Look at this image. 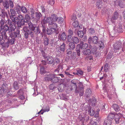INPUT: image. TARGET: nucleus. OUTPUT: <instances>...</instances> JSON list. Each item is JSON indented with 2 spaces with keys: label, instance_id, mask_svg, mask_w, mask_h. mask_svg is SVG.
<instances>
[{
  "label": "nucleus",
  "instance_id": "1",
  "mask_svg": "<svg viewBox=\"0 0 125 125\" xmlns=\"http://www.w3.org/2000/svg\"><path fill=\"white\" fill-rule=\"evenodd\" d=\"M43 24L47 23H49V26H52L54 27H58V26L56 22H53L51 17L44 18L42 22Z\"/></svg>",
  "mask_w": 125,
  "mask_h": 125
},
{
  "label": "nucleus",
  "instance_id": "2",
  "mask_svg": "<svg viewBox=\"0 0 125 125\" xmlns=\"http://www.w3.org/2000/svg\"><path fill=\"white\" fill-rule=\"evenodd\" d=\"M73 84H72L71 88V90H73V89H75V92L76 93H79V95L80 96H82L83 95L84 93V88L83 85L81 84L79 85V88H77L76 86V88H73V86L72 87Z\"/></svg>",
  "mask_w": 125,
  "mask_h": 125
},
{
  "label": "nucleus",
  "instance_id": "3",
  "mask_svg": "<svg viewBox=\"0 0 125 125\" xmlns=\"http://www.w3.org/2000/svg\"><path fill=\"white\" fill-rule=\"evenodd\" d=\"M8 24L9 25V33L10 36L11 34H12L13 32L14 31L16 28L15 24L16 23L14 21L11 22V21H8Z\"/></svg>",
  "mask_w": 125,
  "mask_h": 125
},
{
  "label": "nucleus",
  "instance_id": "4",
  "mask_svg": "<svg viewBox=\"0 0 125 125\" xmlns=\"http://www.w3.org/2000/svg\"><path fill=\"white\" fill-rule=\"evenodd\" d=\"M50 29H47L46 30L47 33L48 35H50L54 33L58 34L59 31L57 30V28L54 27L52 26H49Z\"/></svg>",
  "mask_w": 125,
  "mask_h": 125
},
{
  "label": "nucleus",
  "instance_id": "5",
  "mask_svg": "<svg viewBox=\"0 0 125 125\" xmlns=\"http://www.w3.org/2000/svg\"><path fill=\"white\" fill-rule=\"evenodd\" d=\"M12 18V21L16 23L19 26V24H20V23L22 21L23 19V16L21 15H19L18 17H15L14 18Z\"/></svg>",
  "mask_w": 125,
  "mask_h": 125
},
{
  "label": "nucleus",
  "instance_id": "6",
  "mask_svg": "<svg viewBox=\"0 0 125 125\" xmlns=\"http://www.w3.org/2000/svg\"><path fill=\"white\" fill-rule=\"evenodd\" d=\"M79 118L82 123H83L84 122L87 121L89 118V116L86 114L82 113L79 116Z\"/></svg>",
  "mask_w": 125,
  "mask_h": 125
},
{
  "label": "nucleus",
  "instance_id": "7",
  "mask_svg": "<svg viewBox=\"0 0 125 125\" xmlns=\"http://www.w3.org/2000/svg\"><path fill=\"white\" fill-rule=\"evenodd\" d=\"M88 42L89 43L97 44L98 42L97 37L96 36L89 37L88 40Z\"/></svg>",
  "mask_w": 125,
  "mask_h": 125
},
{
  "label": "nucleus",
  "instance_id": "8",
  "mask_svg": "<svg viewBox=\"0 0 125 125\" xmlns=\"http://www.w3.org/2000/svg\"><path fill=\"white\" fill-rule=\"evenodd\" d=\"M29 29L30 30L32 31H33L34 32H37L38 29L36 27L34 26L33 24L31 22L28 23Z\"/></svg>",
  "mask_w": 125,
  "mask_h": 125
},
{
  "label": "nucleus",
  "instance_id": "9",
  "mask_svg": "<svg viewBox=\"0 0 125 125\" xmlns=\"http://www.w3.org/2000/svg\"><path fill=\"white\" fill-rule=\"evenodd\" d=\"M85 108V111H88L91 116H92L94 115L95 114V111L93 109L91 110V107L89 106H87Z\"/></svg>",
  "mask_w": 125,
  "mask_h": 125
},
{
  "label": "nucleus",
  "instance_id": "10",
  "mask_svg": "<svg viewBox=\"0 0 125 125\" xmlns=\"http://www.w3.org/2000/svg\"><path fill=\"white\" fill-rule=\"evenodd\" d=\"M1 35H0V40L2 42L5 41V40L7 38V36L6 32L2 31L1 33Z\"/></svg>",
  "mask_w": 125,
  "mask_h": 125
},
{
  "label": "nucleus",
  "instance_id": "11",
  "mask_svg": "<svg viewBox=\"0 0 125 125\" xmlns=\"http://www.w3.org/2000/svg\"><path fill=\"white\" fill-rule=\"evenodd\" d=\"M44 58L45 59L47 63L48 64L52 63L54 60V58L52 56L50 57L47 56Z\"/></svg>",
  "mask_w": 125,
  "mask_h": 125
},
{
  "label": "nucleus",
  "instance_id": "12",
  "mask_svg": "<svg viewBox=\"0 0 125 125\" xmlns=\"http://www.w3.org/2000/svg\"><path fill=\"white\" fill-rule=\"evenodd\" d=\"M59 39L61 40L65 41L67 37L65 33L64 32H63L61 34H59Z\"/></svg>",
  "mask_w": 125,
  "mask_h": 125
},
{
  "label": "nucleus",
  "instance_id": "13",
  "mask_svg": "<svg viewBox=\"0 0 125 125\" xmlns=\"http://www.w3.org/2000/svg\"><path fill=\"white\" fill-rule=\"evenodd\" d=\"M72 26L73 28L78 27L79 30L82 29V26L79 25V22L77 21H74L72 24Z\"/></svg>",
  "mask_w": 125,
  "mask_h": 125
},
{
  "label": "nucleus",
  "instance_id": "14",
  "mask_svg": "<svg viewBox=\"0 0 125 125\" xmlns=\"http://www.w3.org/2000/svg\"><path fill=\"white\" fill-rule=\"evenodd\" d=\"M119 14L117 12H115L114 13L112 18L111 19V21L112 22H114V20H117L118 18Z\"/></svg>",
  "mask_w": 125,
  "mask_h": 125
},
{
  "label": "nucleus",
  "instance_id": "15",
  "mask_svg": "<svg viewBox=\"0 0 125 125\" xmlns=\"http://www.w3.org/2000/svg\"><path fill=\"white\" fill-rule=\"evenodd\" d=\"M122 45V44L121 42H117L115 43L114 45V48L116 50H119L120 48H121V46Z\"/></svg>",
  "mask_w": 125,
  "mask_h": 125
},
{
  "label": "nucleus",
  "instance_id": "16",
  "mask_svg": "<svg viewBox=\"0 0 125 125\" xmlns=\"http://www.w3.org/2000/svg\"><path fill=\"white\" fill-rule=\"evenodd\" d=\"M53 77L52 78L51 81L53 83H56L60 80L59 77L55 76L53 74Z\"/></svg>",
  "mask_w": 125,
  "mask_h": 125
},
{
  "label": "nucleus",
  "instance_id": "17",
  "mask_svg": "<svg viewBox=\"0 0 125 125\" xmlns=\"http://www.w3.org/2000/svg\"><path fill=\"white\" fill-rule=\"evenodd\" d=\"M52 76L53 74H49L45 75L44 76V77L45 80L46 81H51L52 78L53 77Z\"/></svg>",
  "mask_w": 125,
  "mask_h": 125
},
{
  "label": "nucleus",
  "instance_id": "18",
  "mask_svg": "<svg viewBox=\"0 0 125 125\" xmlns=\"http://www.w3.org/2000/svg\"><path fill=\"white\" fill-rule=\"evenodd\" d=\"M92 92L91 89H87L85 92V95L87 97H89L92 94Z\"/></svg>",
  "mask_w": 125,
  "mask_h": 125
},
{
  "label": "nucleus",
  "instance_id": "19",
  "mask_svg": "<svg viewBox=\"0 0 125 125\" xmlns=\"http://www.w3.org/2000/svg\"><path fill=\"white\" fill-rule=\"evenodd\" d=\"M81 43V45H80V48L83 49H86L88 47V44L86 43L83 44V42H81L79 44H80Z\"/></svg>",
  "mask_w": 125,
  "mask_h": 125
},
{
  "label": "nucleus",
  "instance_id": "20",
  "mask_svg": "<svg viewBox=\"0 0 125 125\" xmlns=\"http://www.w3.org/2000/svg\"><path fill=\"white\" fill-rule=\"evenodd\" d=\"M10 12L11 13V15L10 16V18L12 20V17L14 18L15 16L16 13L15 12V10L12 9H10Z\"/></svg>",
  "mask_w": 125,
  "mask_h": 125
},
{
  "label": "nucleus",
  "instance_id": "21",
  "mask_svg": "<svg viewBox=\"0 0 125 125\" xmlns=\"http://www.w3.org/2000/svg\"><path fill=\"white\" fill-rule=\"evenodd\" d=\"M113 107L115 110L116 112H118L120 110L119 106L116 104H114L112 105Z\"/></svg>",
  "mask_w": 125,
  "mask_h": 125
},
{
  "label": "nucleus",
  "instance_id": "22",
  "mask_svg": "<svg viewBox=\"0 0 125 125\" xmlns=\"http://www.w3.org/2000/svg\"><path fill=\"white\" fill-rule=\"evenodd\" d=\"M51 17L52 19L53 22H56L57 21V19L58 17L55 14H52L51 15Z\"/></svg>",
  "mask_w": 125,
  "mask_h": 125
},
{
  "label": "nucleus",
  "instance_id": "23",
  "mask_svg": "<svg viewBox=\"0 0 125 125\" xmlns=\"http://www.w3.org/2000/svg\"><path fill=\"white\" fill-rule=\"evenodd\" d=\"M30 20V17L28 14H26L24 18L23 21L25 22H29Z\"/></svg>",
  "mask_w": 125,
  "mask_h": 125
},
{
  "label": "nucleus",
  "instance_id": "24",
  "mask_svg": "<svg viewBox=\"0 0 125 125\" xmlns=\"http://www.w3.org/2000/svg\"><path fill=\"white\" fill-rule=\"evenodd\" d=\"M81 43L80 44H78L76 47V50L77 52V54L78 56H80V45H81Z\"/></svg>",
  "mask_w": 125,
  "mask_h": 125
},
{
  "label": "nucleus",
  "instance_id": "25",
  "mask_svg": "<svg viewBox=\"0 0 125 125\" xmlns=\"http://www.w3.org/2000/svg\"><path fill=\"white\" fill-rule=\"evenodd\" d=\"M1 30L2 29L3 31H4L6 32L7 31L9 30V28L7 25H5L4 26H2L1 27Z\"/></svg>",
  "mask_w": 125,
  "mask_h": 125
},
{
  "label": "nucleus",
  "instance_id": "26",
  "mask_svg": "<svg viewBox=\"0 0 125 125\" xmlns=\"http://www.w3.org/2000/svg\"><path fill=\"white\" fill-rule=\"evenodd\" d=\"M102 0H98L96 3V6L98 8H101L102 5Z\"/></svg>",
  "mask_w": 125,
  "mask_h": 125
},
{
  "label": "nucleus",
  "instance_id": "27",
  "mask_svg": "<svg viewBox=\"0 0 125 125\" xmlns=\"http://www.w3.org/2000/svg\"><path fill=\"white\" fill-rule=\"evenodd\" d=\"M3 4L4 8L7 9L9 8V5L8 1L7 0L4 1L3 2Z\"/></svg>",
  "mask_w": 125,
  "mask_h": 125
},
{
  "label": "nucleus",
  "instance_id": "28",
  "mask_svg": "<svg viewBox=\"0 0 125 125\" xmlns=\"http://www.w3.org/2000/svg\"><path fill=\"white\" fill-rule=\"evenodd\" d=\"M111 121L110 119H107L105 120L103 125H111Z\"/></svg>",
  "mask_w": 125,
  "mask_h": 125
},
{
  "label": "nucleus",
  "instance_id": "29",
  "mask_svg": "<svg viewBox=\"0 0 125 125\" xmlns=\"http://www.w3.org/2000/svg\"><path fill=\"white\" fill-rule=\"evenodd\" d=\"M64 85L62 83H61L58 86V90L59 91H62Z\"/></svg>",
  "mask_w": 125,
  "mask_h": 125
},
{
  "label": "nucleus",
  "instance_id": "30",
  "mask_svg": "<svg viewBox=\"0 0 125 125\" xmlns=\"http://www.w3.org/2000/svg\"><path fill=\"white\" fill-rule=\"evenodd\" d=\"M72 41L75 43L77 44L79 42V40L77 37L74 36L72 38Z\"/></svg>",
  "mask_w": 125,
  "mask_h": 125
},
{
  "label": "nucleus",
  "instance_id": "31",
  "mask_svg": "<svg viewBox=\"0 0 125 125\" xmlns=\"http://www.w3.org/2000/svg\"><path fill=\"white\" fill-rule=\"evenodd\" d=\"M57 18V21L59 23L61 24L63 22L64 20L63 18L61 17H58Z\"/></svg>",
  "mask_w": 125,
  "mask_h": 125
},
{
  "label": "nucleus",
  "instance_id": "32",
  "mask_svg": "<svg viewBox=\"0 0 125 125\" xmlns=\"http://www.w3.org/2000/svg\"><path fill=\"white\" fill-rule=\"evenodd\" d=\"M70 48L72 50H73L75 47V44L73 42H71L69 44Z\"/></svg>",
  "mask_w": 125,
  "mask_h": 125
},
{
  "label": "nucleus",
  "instance_id": "33",
  "mask_svg": "<svg viewBox=\"0 0 125 125\" xmlns=\"http://www.w3.org/2000/svg\"><path fill=\"white\" fill-rule=\"evenodd\" d=\"M78 35L81 38H82L83 35V32L82 31H79L77 32Z\"/></svg>",
  "mask_w": 125,
  "mask_h": 125
},
{
  "label": "nucleus",
  "instance_id": "34",
  "mask_svg": "<svg viewBox=\"0 0 125 125\" xmlns=\"http://www.w3.org/2000/svg\"><path fill=\"white\" fill-rule=\"evenodd\" d=\"M49 110H50L49 108V107H46V109H43V110H41L40 112H38V114L40 113H41V112L42 111H43V112H41V114H43V113L44 112H48Z\"/></svg>",
  "mask_w": 125,
  "mask_h": 125
},
{
  "label": "nucleus",
  "instance_id": "35",
  "mask_svg": "<svg viewBox=\"0 0 125 125\" xmlns=\"http://www.w3.org/2000/svg\"><path fill=\"white\" fill-rule=\"evenodd\" d=\"M18 83L16 82H15L13 84V87L16 90H18L19 88V86L18 85Z\"/></svg>",
  "mask_w": 125,
  "mask_h": 125
},
{
  "label": "nucleus",
  "instance_id": "36",
  "mask_svg": "<svg viewBox=\"0 0 125 125\" xmlns=\"http://www.w3.org/2000/svg\"><path fill=\"white\" fill-rule=\"evenodd\" d=\"M1 11V15L2 16H4V17L7 16V13L4 9H2Z\"/></svg>",
  "mask_w": 125,
  "mask_h": 125
},
{
  "label": "nucleus",
  "instance_id": "37",
  "mask_svg": "<svg viewBox=\"0 0 125 125\" xmlns=\"http://www.w3.org/2000/svg\"><path fill=\"white\" fill-rule=\"evenodd\" d=\"M124 3L123 0H122L119 1V5L121 8H123L124 6Z\"/></svg>",
  "mask_w": 125,
  "mask_h": 125
},
{
  "label": "nucleus",
  "instance_id": "38",
  "mask_svg": "<svg viewBox=\"0 0 125 125\" xmlns=\"http://www.w3.org/2000/svg\"><path fill=\"white\" fill-rule=\"evenodd\" d=\"M76 72L78 73V75L80 74L82 75L83 73V71L80 69H77L76 70Z\"/></svg>",
  "mask_w": 125,
  "mask_h": 125
},
{
  "label": "nucleus",
  "instance_id": "39",
  "mask_svg": "<svg viewBox=\"0 0 125 125\" xmlns=\"http://www.w3.org/2000/svg\"><path fill=\"white\" fill-rule=\"evenodd\" d=\"M36 17V19L37 20L40 19V17L42 16V14L38 12H36L35 13Z\"/></svg>",
  "mask_w": 125,
  "mask_h": 125
},
{
  "label": "nucleus",
  "instance_id": "40",
  "mask_svg": "<svg viewBox=\"0 0 125 125\" xmlns=\"http://www.w3.org/2000/svg\"><path fill=\"white\" fill-rule=\"evenodd\" d=\"M115 115V114H109L108 116V118L110 120V119H113L114 118Z\"/></svg>",
  "mask_w": 125,
  "mask_h": 125
},
{
  "label": "nucleus",
  "instance_id": "41",
  "mask_svg": "<svg viewBox=\"0 0 125 125\" xmlns=\"http://www.w3.org/2000/svg\"><path fill=\"white\" fill-rule=\"evenodd\" d=\"M49 43V39L48 38H46L45 39L44 44L45 45H48Z\"/></svg>",
  "mask_w": 125,
  "mask_h": 125
},
{
  "label": "nucleus",
  "instance_id": "42",
  "mask_svg": "<svg viewBox=\"0 0 125 125\" xmlns=\"http://www.w3.org/2000/svg\"><path fill=\"white\" fill-rule=\"evenodd\" d=\"M21 9L22 12L24 13H26L27 11V9L24 6L22 7Z\"/></svg>",
  "mask_w": 125,
  "mask_h": 125
},
{
  "label": "nucleus",
  "instance_id": "43",
  "mask_svg": "<svg viewBox=\"0 0 125 125\" xmlns=\"http://www.w3.org/2000/svg\"><path fill=\"white\" fill-rule=\"evenodd\" d=\"M65 44L63 43L61 45L60 47V50L61 51L64 52V51Z\"/></svg>",
  "mask_w": 125,
  "mask_h": 125
},
{
  "label": "nucleus",
  "instance_id": "44",
  "mask_svg": "<svg viewBox=\"0 0 125 125\" xmlns=\"http://www.w3.org/2000/svg\"><path fill=\"white\" fill-rule=\"evenodd\" d=\"M40 71L41 74H42L45 73L46 72L45 70L43 67H41Z\"/></svg>",
  "mask_w": 125,
  "mask_h": 125
},
{
  "label": "nucleus",
  "instance_id": "45",
  "mask_svg": "<svg viewBox=\"0 0 125 125\" xmlns=\"http://www.w3.org/2000/svg\"><path fill=\"white\" fill-rule=\"evenodd\" d=\"M17 32H15L13 33L14 35H12L11 37H13L15 38H16L17 37V35H19L20 33V31L19 30H17Z\"/></svg>",
  "mask_w": 125,
  "mask_h": 125
},
{
  "label": "nucleus",
  "instance_id": "46",
  "mask_svg": "<svg viewBox=\"0 0 125 125\" xmlns=\"http://www.w3.org/2000/svg\"><path fill=\"white\" fill-rule=\"evenodd\" d=\"M89 33L91 34H94L95 32L93 28H91L89 29Z\"/></svg>",
  "mask_w": 125,
  "mask_h": 125
},
{
  "label": "nucleus",
  "instance_id": "47",
  "mask_svg": "<svg viewBox=\"0 0 125 125\" xmlns=\"http://www.w3.org/2000/svg\"><path fill=\"white\" fill-rule=\"evenodd\" d=\"M98 45L100 48H103L104 47V45L102 41H99L98 43Z\"/></svg>",
  "mask_w": 125,
  "mask_h": 125
},
{
  "label": "nucleus",
  "instance_id": "48",
  "mask_svg": "<svg viewBox=\"0 0 125 125\" xmlns=\"http://www.w3.org/2000/svg\"><path fill=\"white\" fill-rule=\"evenodd\" d=\"M72 36L71 35H67V41L69 42H71L72 40Z\"/></svg>",
  "mask_w": 125,
  "mask_h": 125
},
{
  "label": "nucleus",
  "instance_id": "49",
  "mask_svg": "<svg viewBox=\"0 0 125 125\" xmlns=\"http://www.w3.org/2000/svg\"><path fill=\"white\" fill-rule=\"evenodd\" d=\"M109 67L108 65L107 64H106L104 67V71L105 72H107L108 70V69Z\"/></svg>",
  "mask_w": 125,
  "mask_h": 125
},
{
  "label": "nucleus",
  "instance_id": "50",
  "mask_svg": "<svg viewBox=\"0 0 125 125\" xmlns=\"http://www.w3.org/2000/svg\"><path fill=\"white\" fill-rule=\"evenodd\" d=\"M71 83H72V84H73V85H72V87L73 86L74 88H76V83H75L74 80H72L71 81Z\"/></svg>",
  "mask_w": 125,
  "mask_h": 125
},
{
  "label": "nucleus",
  "instance_id": "51",
  "mask_svg": "<svg viewBox=\"0 0 125 125\" xmlns=\"http://www.w3.org/2000/svg\"><path fill=\"white\" fill-rule=\"evenodd\" d=\"M71 20L73 21H75L77 19L76 16L75 15H73L71 17Z\"/></svg>",
  "mask_w": 125,
  "mask_h": 125
},
{
  "label": "nucleus",
  "instance_id": "52",
  "mask_svg": "<svg viewBox=\"0 0 125 125\" xmlns=\"http://www.w3.org/2000/svg\"><path fill=\"white\" fill-rule=\"evenodd\" d=\"M117 30L118 32H121L123 31V29L121 26H120L118 28Z\"/></svg>",
  "mask_w": 125,
  "mask_h": 125
},
{
  "label": "nucleus",
  "instance_id": "53",
  "mask_svg": "<svg viewBox=\"0 0 125 125\" xmlns=\"http://www.w3.org/2000/svg\"><path fill=\"white\" fill-rule=\"evenodd\" d=\"M68 32L69 34L68 35H71L72 36L73 35V32L72 30H69L68 31Z\"/></svg>",
  "mask_w": 125,
  "mask_h": 125
},
{
  "label": "nucleus",
  "instance_id": "54",
  "mask_svg": "<svg viewBox=\"0 0 125 125\" xmlns=\"http://www.w3.org/2000/svg\"><path fill=\"white\" fill-rule=\"evenodd\" d=\"M15 41V39L14 38H12L10 41H9L10 42V44L12 45L14 43Z\"/></svg>",
  "mask_w": 125,
  "mask_h": 125
},
{
  "label": "nucleus",
  "instance_id": "55",
  "mask_svg": "<svg viewBox=\"0 0 125 125\" xmlns=\"http://www.w3.org/2000/svg\"><path fill=\"white\" fill-rule=\"evenodd\" d=\"M55 3L54 0H49V3L51 5H53Z\"/></svg>",
  "mask_w": 125,
  "mask_h": 125
},
{
  "label": "nucleus",
  "instance_id": "56",
  "mask_svg": "<svg viewBox=\"0 0 125 125\" xmlns=\"http://www.w3.org/2000/svg\"><path fill=\"white\" fill-rule=\"evenodd\" d=\"M113 53H111L109 52L107 56V58H111L113 57Z\"/></svg>",
  "mask_w": 125,
  "mask_h": 125
},
{
  "label": "nucleus",
  "instance_id": "57",
  "mask_svg": "<svg viewBox=\"0 0 125 125\" xmlns=\"http://www.w3.org/2000/svg\"><path fill=\"white\" fill-rule=\"evenodd\" d=\"M96 102V99L94 98L92 99V101L91 103L93 104L94 105L95 104Z\"/></svg>",
  "mask_w": 125,
  "mask_h": 125
},
{
  "label": "nucleus",
  "instance_id": "58",
  "mask_svg": "<svg viewBox=\"0 0 125 125\" xmlns=\"http://www.w3.org/2000/svg\"><path fill=\"white\" fill-rule=\"evenodd\" d=\"M71 49H68L67 50V54L68 55L71 54L72 52Z\"/></svg>",
  "mask_w": 125,
  "mask_h": 125
},
{
  "label": "nucleus",
  "instance_id": "59",
  "mask_svg": "<svg viewBox=\"0 0 125 125\" xmlns=\"http://www.w3.org/2000/svg\"><path fill=\"white\" fill-rule=\"evenodd\" d=\"M10 4L11 7L12 8L14 6L13 3V2L11 0L10 1Z\"/></svg>",
  "mask_w": 125,
  "mask_h": 125
},
{
  "label": "nucleus",
  "instance_id": "60",
  "mask_svg": "<svg viewBox=\"0 0 125 125\" xmlns=\"http://www.w3.org/2000/svg\"><path fill=\"white\" fill-rule=\"evenodd\" d=\"M5 41H4V42H2V41L0 40V45L1 44L2 46H5L6 45H5Z\"/></svg>",
  "mask_w": 125,
  "mask_h": 125
},
{
  "label": "nucleus",
  "instance_id": "61",
  "mask_svg": "<svg viewBox=\"0 0 125 125\" xmlns=\"http://www.w3.org/2000/svg\"><path fill=\"white\" fill-rule=\"evenodd\" d=\"M23 31L26 32H27L28 31V28L27 27H24L23 28Z\"/></svg>",
  "mask_w": 125,
  "mask_h": 125
},
{
  "label": "nucleus",
  "instance_id": "62",
  "mask_svg": "<svg viewBox=\"0 0 125 125\" xmlns=\"http://www.w3.org/2000/svg\"><path fill=\"white\" fill-rule=\"evenodd\" d=\"M91 125H97V123L96 122L92 121L91 122Z\"/></svg>",
  "mask_w": 125,
  "mask_h": 125
},
{
  "label": "nucleus",
  "instance_id": "63",
  "mask_svg": "<svg viewBox=\"0 0 125 125\" xmlns=\"http://www.w3.org/2000/svg\"><path fill=\"white\" fill-rule=\"evenodd\" d=\"M29 34H30V33H29ZM29 33L27 32H26L24 34V36L26 38H27L28 37Z\"/></svg>",
  "mask_w": 125,
  "mask_h": 125
},
{
  "label": "nucleus",
  "instance_id": "64",
  "mask_svg": "<svg viewBox=\"0 0 125 125\" xmlns=\"http://www.w3.org/2000/svg\"><path fill=\"white\" fill-rule=\"evenodd\" d=\"M120 119L115 118V123L117 124H118L119 123V121Z\"/></svg>",
  "mask_w": 125,
  "mask_h": 125
}]
</instances>
